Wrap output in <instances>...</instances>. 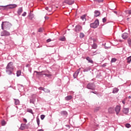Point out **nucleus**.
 Wrapping results in <instances>:
<instances>
[{"mask_svg":"<svg viewBox=\"0 0 131 131\" xmlns=\"http://www.w3.org/2000/svg\"><path fill=\"white\" fill-rule=\"evenodd\" d=\"M13 70H14V66H13V62L11 61L8 63L6 67V73L8 74V75H12Z\"/></svg>","mask_w":131,"mask_h":131,"instance_id":"1","label":"nucleus"},{"mask_svg":"<svg viewBox=\"0 0 131 131\" xmlns=\"http://www.w3.org/2000/svg\"><path fill=\"white\" fill-rule=\"evenodd\" d=\"M12 27V24L9 21H3L1 25L2 30L7 29V30H10V28Z\"/></svg>","mask_w":131,"mask_h":131,"instance_id":"2","label":"nucleus"},{"mask_svg":"<svg viewBox=\"0 0 131 131\" xmlns=\"http://www.w3.org/2000/svg\"><path fill=\"white\" fill-rule=\"evenodd\" d=\"M86 89L91 90L92 91H95L96 90V85L94 83L90 82L87 84Z\"/></svg>","mask_w":131,"mask_h":131,"instance_id":"3","label":"nucleus"},{"mask_svg":"<svg viewBox=\"0 0 131 131\" xmlns=\"http://www.w3.org/2000/svg\"><path fill=\"white\" fill-rule=\"evenodd\" d=\"M99 19H97L93 23L90 24V27L91 28H97L99 26Z\"/></svg>","mask_w":131,"mask_h":131,"instance_id":"4","label":"nucleus"},{"mask_svg":"<svg viewBox=\"0 0 131 131\" xmlns=\"http://www.w3.org/2000/svg\"><path fill=\"white\" fill-rule=\"evenodd\" d=\"M11 34L6 30H4L3 32H1V36H9Z\"/></svg>","mask_w":131,"mask_h":131,"instance_id":"5","label":"nucleus"},{"mask_svg":"<svg viewBox=\"0 0 131 131\" xmlns=\"http://www.w3.org/2000/svg\"><path fill=\"white\" fill-rule=\"evenodd\" d=\"M75 28V31L76 32H80V31H81L82 30V27H81L79 25L76 26Z\"/></svg>","mask_w":131,"mask_h":131,"instance_id":"6","label":"nucleus"},{"mask_svg":"<svg viewBox=\"0 0 131 131\" xmlns=\"http://www.w3.org/2000/svg\"><path fill=\"white\" fill-rule=\"evenodd\" d=\"M63 4H67V5H69V6H71V5H73V4H74V1L72 0H65Z\"/></svg>","mask_w":131,"mask_h":131,"instance_id":"7","label":"nucleus"},{"mask_svg":"<svg viewBox=\"0 0 131 131\" xmlns=\"http://www.w3.org/2000/svg\"><path fill=\"white\" fill-rule=\"evenodd\" d=\"M80 71V69L77 70L73 74L74 78H76L77 76H78V74H79V72Z\"/></svg>","mask_w":131,"mask_h":131,"instance_id":"8","label":"nucleus"},{"mask_svg":"<svg viewBox=\"0 0 131 131\" xmlns=\"http://www.w3.org/2000/svg\"><path fill=\"white\" fill-rule=\"evenodd\" d=\"M115 112H116L117 115H118L119 112H120V106L117 105L115 107Z\"/></svg>","mask_w":131,"mask_h":131,"instance_id":"9","label":"nucleus"},{"mask_svg":"<svg viewBox=\"0 0 131 131\" xmlns=\"http://www.w3.org/2000/svg\"><path fill=\"white\" fill-rule=\"evenodd\" d=\"M22 12H23V7H19L18 9L17 13L18 14V16H20L21 14L22 13Z\"/></svg>","mask_w":131,"mask_h":131,"instance_id":"10","label":"nucleus"},{"mask_svg":"<svg viewBox=\"0 0 131 131\" xmlns=\"http://www.w3.org/2000/svg\"><path fill=\"white\" fill-rule=\"evenodd\" d=\"M122 37L123 39H126L128 37V33H124L122 34Z\"/></svg>","mask_w":131,"mask_h":131,"instance_id":"11","label":"nucleus"},{"mask_svg":"<svg viewBox=\"0 0 131 131\" xmlns=\"http://www.w3.org/2000/svg\"><path fill=\"white\" fill-rule=\"evenodd\" d=\"M8 6L9 9H15V8H17V7H18L16 4H9Z\"/></svg>","mask_w":131,"mask_h":131,"instance_id":"12","label":"nucleus"},{"mask_svg":"<svg viewBox=\"0 0 131 131\" xmlns=\"http://www.w3.org/2000/svg\"><path fill=\"white\" fill-rule=\"evenodd\" d=\"M42 72H43V71H41V72H37L36 71H35L34 72V73H36V76H41V75H43V74H42Z\"/></svg>","mask_w":131,"mask_h":131,"instance_id":"13","label":"nucleus"},{"mask_svg":"<svg viewBox=\"0 0 131 131\" xmlns=\"http://www.w3.org/2000/svg\"><path fill=\"white\" fill-rule=\"evenodd\" d=\"M100 14H101V13L100 12V11H99L98 10H95L94 11V16H95V17H99V16H100Z\"/></svg>","mask_w":131,"mask_h":131,"instance_id":"14","label":"nucleus"},{"mask_svg":"<svg viewBox=\"0 0 131 131\" xmlns=\"http://www.w3.org/2000/svg\"><path fill=\"white\" fill-rule=\"evenodd\" d=\"M86 60H87V61H88L89 63H91L92 64H93V63H94V61H93L92 58H91V57H86Z\"/></svg>","mask_w":131,"mask_h":131,"instance_id":"15","label":"nucleus"},{"mask_svg":"<svg viewBox=\"0 0 131 131\" xmlns=\"http://www.w3.org/2000/svg\"><path fill=\"white\" fill-rule=\"evenodd\" d=\"M119 91V89H118V88H114L113 90V93L117 94Z\"/></svg>","mask_w":131,"mask_h":131,"instance_id":"16","label":"nucleus"},{"mask_svg":"<svg viewBox=\"0 0 131 131\" xmlns=\"http://www.w3.org/2000/svg\"><path fill=\"white\" fill-rule=\"evenodd\" d=\"M19 128L21 130H24V129L26 128V127H25V124H21Z\"/></svg>","mask_w":131,"mask_h":131,"instance_id":"17","label":"nucleus"},{"mask_svg":"<svg viewBox=\"0 0 131 131\" xmlns=\"http://www.w3.org/2000/svg\"><path fill=\"white\" fill-rule=\"evenodd\" d=\"M15 105H19L20 104V101L17 99H14Z\"/></svg>","mask_w":131,"mask_h":131,"instance_id":"18","label":"nucleus"},{"mask_svg":"<svg viewBox=\"0 0 131 131\" xmlns=\"http://www.w3.org/2000/svg\"><path fill=\"white\" fill-rule=\"evenodd\" d=\"M72 99V96L71 95L66 97L65 100L66 101H70Z\"/></svg>","mask_w":131,"mask_h":131,"instance_id":"19","label":"nucleus"},{"mask_svg":"<svg viewBox=\"0 0 131 131\" xmlns=\"http://www.w3.org/2000/svg\"><path fill=\"white\" fill-rule=\"evenodd\" d=\"M108 112L111 114H112L113 113H114V108L112 107H110L108 108Z\"/></svg>","mask_w":131,"mask_h":131,"instance_id":"20","label":"nucleus"},{"mask_svg":"<svg viewBox=\"0 0 131 131\" xmlns=\"http://www.w3.org/2000/svg\"><path fill=\"white\" fill-rule=\"evenodd\" d=\"M129 109L128 108H123V113H124V114H127L128 113V111H129Z\"/></svg>","mask_w":131,"mask_h":131,"instance_id":"21","label":"nucleus"},{"mask_svg":"<svg viewBox=\"0 0 131 131\" xmlns=\"http://www.w3.org/2000/svg\"><path fill=\"white\" fill-rule=\"evenodd\" d=\"M61 114L62 115V116H67L68 113L66 111H62L61 112Z\"/></svg>","mask_w":131,"mask_h":131,"instance_id":"22","label":"nucleus"},{"mask_svg":"<svg viewBox=\"0 0 131 131\" xmlns=\"http://www.w3.org/2000/svg\"><path fill=\"white\" fill-rule=\"evenodd\" d=\"M85 17H86V15L84 14L81 16L80 18L82 20V21H86V18H85Z\"/></svg>","mask_w":131,"mask_h":131,"instance_id":"23","label":"nucleus"},{"mask_svg":"<svg viewBox=\"0 0 131 131\" xmlns=\"http://www.w3.org/2000/svg\"><path fill=\"white\" fill-rule=\"evenodd\" d=\"M35 102V98H32L30 99V104H34Z\"/></svg>","mask_w":131,"mask_h":131,"instance_id":"24","label":"nucleus"},{"mask_svg":"<svg viewBox=\"0 0 131 131\" xmlns=\"http://www.w3.org/2000/svg\"><path fill=\"white\" fill-rule=\"evenodd\" d=\"M91 70V68L90 67H86L85 69L83 70V72H88Z\"/></svg>","mask_w":131,"mask_h":131,"instance_id":"25","label":"nucleus"},{"mask_svg":"<svg viewBox=\"0 0 131 131\" xmlns=\"http://www.w3.org/2000/svg\"><path fill=\"white\" fill-rule=\"evenodd\" d=\"M27 112H29V113H31V114H33V111L31 108H27Z\"/></svg>","mask_w":131,"mask_h":131,"instance_id":"26","label":"nucleus"},{"mask_svg":"<svg viewBox=\"0 0 131 131\" xmlns=\"http://www.w3.org/2000/svg\"><path fill=\"white\" fill-rule=\"evenodd\" d=\"M92 47L93 49H96L97 48H98V45H97V43H94L93 45H92Z\"/></svg>","mask_w":131,"mask_h":131,"instance_id":"27","label":"nucleus"},{"mask_svg":"<svg viewBox=\"0 0 131 131\" xmlns=\"http://www.w3.org/2000/svg\"><path fill=\"white\" fill-rule=\"evenodd\" d=\"M20 75H21V71L18 70L16 72V76H17V77H19V76H20Z\"/></svg>","mask_w":131,"mask_h":131,"instance_id":"28","label":"nucleus"},{"mask_svg":"<svg viewBox=\"0 0 131 131\" xmlns=\"http://www.w3.org/2000/svg\"><path fill=\"white\" fill-rule=\"evenodd\" d=\"M130 58H131V56H130L127 58V63H128V64H130V63L131 62Z\"/></svg>","mask_w":131,"mask_h":131,"instance_id":"29","label":"nucleus"},{"mask_svg":"<svg viewBox=\"0 0 131 131\" xmlns=\"http://www.w3.org/2000/svg\"><path fill=\"white\" fill-rule=\"evenodd\" d=\"M1 123H2V125L3 126H5V125H6V124H7V122H6V121H5V120H3L2 121Z\"/></svg>","mask_w":131,"mask_h":131,"instance_id":"30","label":"nucleus"},{"mask_svg":"<svg viewBox=\"0 0 131 131\" xmlns=\"http://www.w3.org/2000/svg\"><path fill=\"white\" fill-rule=\"evenodd\" d=\"M43 92H45V93H51V91H50V90L46 88H44Z\"/></svg>","mask_w":131,"mask_h":131,"instance_id":"31","label":"nucleus"},{"mask_svg":"<svg viewBox=\"0 0 131 131\" xmlns=\"http://www.w3.org/2000/svg\"><path fill=\"white\" fill-rule=\"evenodd\" d=\"M79 36L80 38H83V37H84V34L83 33H80Z\"/></svg>","mask_w":131,"mask_h":131,"instance_id":"32","label":"nucleus"},{"mask_svg":"<svg viewBox=\"0 0 131 131\" xmlns=\"http://www.w3.org/2000/svg\"><path fill=\"white\" fill-rule=\"evenodd\" d=\"M65 39H66V38H65L64 36L60 37L59 38V40H60L61 41H65Z\"/></svg>","mask_w":131,"mask_h":131,"instance_id":"33","label":"nucleus"},{"mask_svg":"<svg viewBox=\"0 0 131 131\" xmlns=\"http://www.w3.org/2000/svg\"><path fill=\"white\" fill-rule=\"evenodd\" d=\"M0 10L1 11H5V6H0Z\"/></svg>","mask_w":131,"mask_h":131,"instance_id":"34","label":"nucleus"},{"mask_svg":"<svg viewBox=\"0 0 131 131\" xmlns=\"http://www.w3.org/2000/svg\"><path fill=\"white\" fill-rule=\"evenodd\" d=\"M4 7H5V11H8L9 9H10V8H9V5L4 6Z\"/></svg>","mask_w":131,"mask_h":131,"instance_id":"35","label":"nucleus"},{"mask_svg":"<svg viewBox=\"0 0 131 131\" xmlns=\"http://www.w3.org/2000/svg\"><path fill=\"white\" fill-rule=\"evenodd\" d=\"M45 9L48 12H51V11H52V8L51 7L50 8L49 7H46Z\"/></svg>","mask_w":131,"mask_h":131,"instance_id":"36","label":"nucleus"},{"mask_svg":"<svg viewBox=\"0 0 131 131\" xmlns=\"http://www.w3.org/2000/svg\"><path fill=\"white\" fill-rule=\"evenodd\" d=\"M116 61H117L116 58H112L111 62H112V63H114V62H116Z\"/></svg>","mask_w":131,"mask_h":131,"instance_id":"37","label":"nucleus"},{"mask_svg":"<svg viewBox=\"0 0 131 131\" xmlns=\"http://www.w3.org/2000/svg\"><path fill=\"white\" fill-rule=\"evenodd\" d=\"M100 110V107H96L94 110V112H97V111H99Z\"/></svg>","mask_w":131,"mask_h":131,"instance_id":"38","label":"nucleus"},{"mask_svg":"<svg viewBox=\"0 0 131 131\" xmlns=\"http://www.w3.org/2000/svg\"><path fill=\"white\" fill-rule=\"evenodd\" d=\"M45 117H46V116L45 115H41L40 116V118L41 120H43L45 119Z\"/></svg>","mask_w":131,"mask_h":131,"instance_id":"39","label":"nucleus"},{"mask_svg":"<svg viewBox=\"0 0 131 131\" xmlns=\"http://www.w3.org/2000/svg\"><path fill=\"white\" fill-rule=\"evenodd\" d=\"M43 75H45V76H47V77H51V76H52L51 74H43Z\"/></svg>","mask_w":131,"mask_h":131,"instance_id":"40","label":"nucleus"},{"mask_svg":"<svg viewBox=\"0 0 131 131\" xmlns=\"http://www.w3.org/2000/svg\"><path fill=\"white\" fill-rule=\"evenodd\" d=\"M36 121H37V123L38 126H39V123H40L39 119V118H37L36 119Z\"/></svg>","mask_w":131,"mask_h":131,"instance_id":"41","label":"nucleus"},{"mask_svg":"<svg viewBox=\"0 0 131 131\" xmlns=\"http://www.w3.org/2000/svg\"><path fill=\"white\" fill-rule=\"evenodd\" d=\"M106 21H107V19H106V17H104L103 18H102L103 23H106Z\"/></svg>","mask_w":131,"mask_h":131,"instance_id":"42","label":"nucleus"},{"mask_svg":"<svg viewBox=\"0 0 131 131\" xmlns=\"http://www.w3.org/2000/svg\"><path fill=\"white\" fill-rule=\"evenodd\" d=\"M125 126L127 128H129V127H130V124L129 123H127L126 124Z\"/></svg>","mask_w":131,"mask_h":131,"instance_id":"43","label":"nucleus"},{"mask_svg":"<svg viewBox=\"0 0 131 131\" xmlns=\"http://www.w3.org/2000/svg\"><path fill=\"white\" fill-rule=\"evenodd\" d=\"M95 2H98V3H103L104 0H94Z\"/></svg>","mask_w":131,"mask_h":131,"instance_id":"44","label":"nucleus"},{"mask_svg":"<svg viewBox=\"0 0 131 131\" xmlns=\"http://www.w3.org/2000/svg\"><path fill=\"white\" fill-rule=\"evenodd\" d=\"M38 90H39L40 91H44L45 88H43L41 86H40V87L38 88Z\"/></svg>","mask_w":131,"mask_h":131,"instance_id":"45","label":"nucleus"},{"mask_svg":"<svg viewBox=\"0 0 131 131\" xmlns=\"http://www.w3.org/2000/svg\"><path fill=\"white\" fill-rule=\"evenodd\" d=\"M128 43L129 46H130V45H131V39L130 38H129L128 39Z\"/></svg>","mask_w":131,"mask_h":131,"instance_id":"46","label":"nucleus"},{"mask_svg":"<svg viewBox=\"0 0 131 131\" xmlns=\"http://www.w3.org/2000/svg\"><path fill=\"white\" fill-rule=\"evenodd\" d=\"M26 12H24L23 14L21 15V16H23V17H25V16H26Z\"/></svg>","mask_w":131,"mask_h":131,"instance_id":"47","label":"nucleus"},{"mask_svg":"<svg viewBox=\"0 0 131 131\" xmlns=\"http://www.w3.org/2000/svg\"><path fill=\"white\" fill-rule=\"evenodd\" d=\"M38 32H42V29L41 28L38 29Z\"/></svg>","mask_w":131,"mask_h":131,"instance_id":"48","label":"nucleus"},{"mask_svg":"<svg viewBox=\"0 0 131 131\" xmlns=\"http://www.w3.org/2000/svg\"><path fill=\"white\" fill-rule=\"evenodd\" d=\"M104 49H105L106 50H108V49H110V47L105 46H104Z\"/></svg>","mask_w":131,"mask_h":131,"instance_id":"49","label":"nucleus"},{"mask_svg":"<svg viewBox=\"0 0 131 131\" xmlns=\"http://www.w3.org/2000/svg\"><path fill=\"white\" fill-rule=\"evenodd\" d=\"M51 41H52V40L49 38V39H48L47 40V42H50Z\"/></svg>","mask_w":131,"mask_h":131,"instance_id":"50","label":"nucleus"},{"mask_svg":"<svg viewBox=\"0 0 131 131\" xmlns=\"http://www.w3.org/2000/svg\"><path fill=\"white\" fill-rule=\"evenodd\" d=\"M90 93H93V94H95V95H97V92L96 91H94V92L91 91Z\"/></svg>","mask_w":131,"mask_h":131,"instance_id":"51","label":"nucleus"},{"mask_svg":"<svg viewBox=\"0 0 131 131\" xmlns=\"http://www.w3.org/2000/svg\"><path fill=\"white\" fill-rule=\"evenodd\" d=\"M23 120H24V122H26V123L27 122V120L26 119H24Z\"/></svg>","mask_w":131,"mask_h":131,"instance_id":"52","label":"nucleus"},{"mask_svg":"<svg viewBox=\"0 0 131 131\" xmlns=\"http://www.w3.org/2000/svg\"><path fill=\"white\" fill-rule=\"evenodd\" d=\"M128 14H129V15H131V9L128 10Z\"/></svg>","mask_w":131,"mask_h":131,"instance_id":"53","label":"nucleus"},{"mask_svg":"<svg viewBox=\"0 0 131 131\" xmlns=\"http://www.w3.org/2000/svg\"><path fill=\"white\" fill-rule=\"evenodd\" d=\"M45 18L46 20H48V19H49V17L48 16H45Z\"/></svg>","mask_w":131,"mask_h":131,"instance_id":"54","label":"nucleus"},{"mask_svg":"<svg viewBox=\"0 0 131 131\" xmlns=\"http://www.w3.org/2000/svg\"><path fill=\"white\" fill-rule=\"evenodd\" d=\"M94 55H97V52L96 51L93 52Z\"/></svg>","mask_w":131,"mask_h":131,"instance_id":"55","label":"nucleus"},{"mask_svg":"<svg viewBox=\"0 0 131 131\" xmlns=\"http://www.w3.org/2000/svg\"><path fill=\"white\" fill-rule=\"evenodd\" d=\"M122 103H123V104H125V101H122Z\"/></svg>","mask_w":131,"mask_h":131,"instance_id":"56","label":"nucleus"},{"mask_svg":"<svg viewBox=\"0 0 131 131\" xmlns=\"http://www.w3.org/2000/svg\"><path fill=\"white\" fill-rule=\"evenodd\" d=\"M106 66V64H103V65H102V67H105Z\"/></svg>","mask_w":131,"mask_h":131,"instance_id":"57","label":"nucleus"},{"mask_svg":"<svg viewBox=\"0 0 131 131\" xmlns=\"http://www.w3.org/2000/svg\"><path fill=\"white\" fill-rule=\"evenodd\" d=\"M114 13H115V14H117V11H114Z\"/></svg>","mask_w":131,"mask_h":131,"instance_id":"58","label":"nucleus"},{"mask_svg":"<svg viewBox=\"0 0 131 131\" xmlns=\"http://www.w3.org/2000/svg\"><path fill=\"white\" fill-rule=\"evenodd\" d=\"M131 97L130 96H128V99H130Z\"/></svg>","mask_w":131,"mask_h":131,"instance_id":"59","label":"nucleus"},{"mask_svg":"<svg viewBox=\"0 0 131 131\" xmlns=\"http://www.w3.org/2000/svg\"><path fill=\"white\" fill-rule=\"evenodd\" d=\"M30 73H31V70H29Z\"/></svg>","mask_w":131,"mask_h":131,"instance_id":"60","label":"nucleus"},{"mask_svg":"<svg viewBox=\"0 0 131 131\" xmlns=\"http://www.w3.org/2000/svg\"><path fill=\"white\" fill-rule=\"evenodd\" d=\"M96 77H99V75H97Z\"/></svg>","mask_w":131,"mask_h":131,"instance_id":"61","label":"nucleus"},{"mask_svg":"<svg viewBox=\"0 0 131 131\" xmlns=\"http://www.w3.org/2000/svg\"><path fill=\"white\" fill-rule=\"evenodd\" d=\"M68 30H70V29H68Z\"/></svg>","mask_w":131,"mask_h":131,"instance_id":"62","label":"nucleus"},{"mask_svg":"<svg viewBox=\"0 0 131 131\" xmlns=\"http://www.w3.org/2000/svg\"><path fill=\"white\" fill-rule=\"evenodd\" d=\"M130 131H131V130H130Z\"/></svg>","mask_w":131,"mask_h":131,"instance_id":"63","label":"nucleus"}]
</instances>
